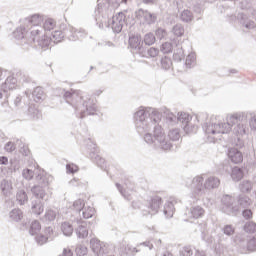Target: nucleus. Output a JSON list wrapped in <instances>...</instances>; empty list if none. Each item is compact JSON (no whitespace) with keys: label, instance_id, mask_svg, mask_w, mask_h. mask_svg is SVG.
I'll return each mask as SVG.
<instances>
[{"label":"nucleus","instance_id":"1","mask_svg":"<svg viewBox=\"0 0 256 256\" xmlns=\"http://www.w3.org/2000/svg\"><path fill=\"white\" fill-rule=\"evenodd\" d=\"M134 123L137 133L144 135V141L148 145H154L163 151H170L173 144L167 136L161 123V113L157 109L141 106L134 113Z\"/></svg>","mask_w":256,"mask_h":256},{"label":"nucleus","instance_id":"2","mask_svg":"<svg viewBox=\"0 0 256 256\" xmlns=\"http://www.w3.org/2000/svg\"><path fill=\"white\" fill-rule=\"evenodd\" d=\"M249 118V113L238 112L227 117V122H219L216 117H212L209 122L203 125V129L208 135V141L210 143H215L217 141V135H225L231 132V129L238 137H244V135H249V126L247 125V119Z\"/></svg>","mask_w":256,"mask_h":256},{"label":"nucleus","instance_id":"3","mask_svg":"<svg viewBox=\"0 0 256 256\" xmlns=\"http://www.w3.org/2000/svg\"><path fill=\"white\" fill-rule=\"evenodd\" d=\"M43 16L34 14L26 18L18 28L13 32L15 39L27 43L28 45H37V40L43 35Z\"/></svg>","mask_w":256,"mask_h":256},{"label":"nucleus","instance_id":"4","mask_svg":"<svg viewBox=\"0 0 256 256\" xmlns=\"http://www.w3.org/2000/svg\"><path fill=\"white\" fill-rule=\"evenodd\" d=\"M64 99L68 105L75 109L76 117L84 119L87 115H95L97 104L90 95H83L80 90H71L64 93Z\"/></svg>","mask_w":256,"mask_h":256},{"label":"nucleus","instance_id":"5","mask_svg":"<svg viewBox=\"0 0 256 256\" xmlns=\"http://www.w3.org/2000/svg\"><path fill=\"white\" fill-rule=\"evenodd\" d=\"M96 22L100 29H103V27H111L114 33H121V31H123V25H125V13L119 12L108 22L105 16L101 17L96 14Z\"/></svg>","mask_w":256,"mask_h":256},{"label":"nucleus","instance_id":"6","mask_svg":"<svg viewBox=\"0 0 256 256\" xmlns=\"http://www.w3.org/2000/svg\"><path fill=\"white\" fill-rule=\"evenodd\" d=\"M22 176L24 179H26V181H31V179L34 177L36 183L38 185H43L44 187H47L53 183V176L39 169L31 170L26 168L22 171Z\"/></svg>","mask_w":256,"mask_h":256},{"label":"nucleus","instance_id":"7","mask_svg":"<svg viewBox=\"0 0 256 256\" xmlns=\"http://www.w3.org/2000/svg\"><path fill=\"white\" fill-rule=\"evenodd\" d=\"M165 115L166 123H168V125H175L176 123H181L182 129H184L186 133H189V123L191 121V116L188 113L179 112L176 116L175 114H173V112L166 110Z\"/></svg>","mask_w":256,"mask_h":256},{"label":"nucleus","instance_id":"8","mask_svg":"<svg viewBox=\"0 0 256 256\" xmlns=\"http://www.w3.org/2000/svg\"><path fill=\"white\" fill-rule=\"evenodd\" d=\"M205 178L203 176L198 175L195 176L192 180H186V187H190L192 190V195L195 199H199V197H203L207 193V188L205 187Z\"/></svg>","mask_w":256,"mask_h":256},{"label":"nucleus","instance_id":"9","mask_svg":"<svg viewBox=\"0 0 256 256\" xmlns=\"http://www.w3.org/2000/svg\"><path fill=\"white\" fill-rule=\"evenodd\" d=\"M67 30L61 31V30H55L51 33V37H47V35H42L40 39L36 40L35 47H40L41 49H47L49 45H51V42L53 43H61L63 41L64 37H67Z\"/></svg>","mask_w":256,"mask_h":256},{"label":"nucleus","instance_id":"10","mask_svg":"<svg viewBox=\"0 0 256 256\" xmlns=\"http://www.w3.org/2000/svg\"><path fill=\"white\" fill-rule=\"evenodd\" d=\"M236 249L238 253H241L242 255H247V253L256 251V238L246 236L239 237L236 240Z\"/></svg>","mask_w":256,"mask_h":256},{"label":"nucleus","instance_id":"11","mask_svg":"<svg viewBox=\"0 0 256 256\" xmlns=\"http://www.w3.org/2000/svg\"><path fill=\"white\" fill-rule=\"evenodd\" d=\"M222 203V211L226 213V215H235V213L239 212V205L235 203V198L229 194H225L221 199Z\"/></svg>","mask_w":256,"mask_h":256},{"label":"nucleus","instance_id":"12","mask_svg":"<svg viewBox=\"0 0 256 256\" xmlns=\"http://www.w3.org/2000/svg\"><path fill=\"white\" fill-rule=\"evenodd\" d=\"M162 205H163V199L159 196H154L147 203V206L142 209V215L144 217H147V215H157Z\"/></svg>","mask_w":256,"mask_h":256},{"label":"nucleus","instance_id":"13","mask_svg":"<svg viewBox=\"0 0 256 256\" xmlns=\"http://www.w3.org/2000/svg\"><path fill=\"white\" fill-rule=\"evenodd\" d=\"M136 19H143L147 25H155L157 23V13H151L148 10L138 9L135 12Z\"/></svg>","mask_w":256,"mask_h":256},{"label":"nucleus","instance_id":"14","mask_svg":"<svg viewBox=\"0 0 256 256\" xmlns=\"http://www.w3.org/2000/svg\"><path fill=\"white\" fill-rule=\"evenodd\" d=\"M129 46L131 49H133L134 53H137L138 55L141 54V51H143L144 47L143 42L141 41V36L139 35H133L129 38Z\"/></svg>","mask_w":256,"mask_h":256},{"label":"nucleus","instance_id":"15","mask_svg":"<svg viewBox=\"0 0 256 256\" xmlns=\"http://www.w3.org/2000/svg\"><path fill=\"white\" fill-rule=\"evenodd\" d=\"M228 159L231 160L235 165L243 163V153L237 148H229L227 152Z\"/></svg>","mask_w":256,"mask_h":256},{"label":"nucleus","instance_id":"16","mask_svg":"<svg viewBox=\"0 0 256 256\" xmlns=\"http://www.w3.org/2000/svg\"><path fill=\"white\" fill-rule=\"evenodd\" d=\"M76 223L78 224V227L76 228V235L78 239H85L89 236V229L87 228V222L76 219Z\"/></svg>","mask_w":256,"mask_h":256},{"label":"nucleus","instance_id":"17","mask_svg":"<svg viewBox=\"0 0 256 256\" xmlns=\"http://www.w3.org/2000/svg\"><path fill=\"white\" fill-rule=\"evenodd\" d=\"M175 205H177V199L175 198H171L165 203L163 213L167 219L173 217V214L175 213Z\"/></svg>","mask_w":256,"mask_h":256},{"label":"nucleus","instance_id":"18","mask_svg":"<svg viewBox=\"0 0 256 256\" xmlns=\"http://www.w3.org/2000/svg\"><path fill=\"white\" fill-rule=\"evenodd\" d=\"M0 189L5 197L11 196L13 193V181L9 178H5L0 182Z\"/></svg>","mask_w":256,"mask_h":256},{"label":"nucleus","instance_id":"19","mask_svg":"<svg viewBox=\"0 0 256 256\" xmlns=\"http://www.w3.org/2000/svg\"><path fill=\"white\" fill-rule=\"evenodd\" d=\"M43 185L38 184L31 188V193L34 195L35 199H39L40 201H46L47 200V193L45 192V189H43Z\"/></svg>","mask_w":256,"mask_h":256},{"label":"nucleus","instance_id":"20","mask_svg":"<svg viewBox=\"0 0 256 256\" xmlns=\"http://www.w3.org/2000/svg\"><path fill=\"white\" fill-rule=\"evenodd\" d=\"M116 187L126 201H131V199H133V187L126 184V188L123 189V186H121L119 183H116Z\"/></svg>","mask_w":256,"mask_h":256},{"label":"nucleus","instance_id":"21","mask_svg":"<svg viewBox=\"0 0 256 256\" xmlns=\"http://www.w3.org/2000/svg\"><path fill=\"white\" fill-rule=\"evenodd\" d=\"M31 211L34 215H41L45 211V202L43 200H32Z\"/></svg>","mask_w":256,"mask_h":256},{"label":"nucleus","instance_id":"22","mask_svg":"<svg viewBox=\"0 0 256 256\" xmlns=\"http://www.w3.org/2000/svg\"><path fill=\"white\" fill-rule=\"evenodd\" d=\"M25 95H26V97H28V98L31 97V95H32L34 101H35L36 103H39V101H43V95H44V93H43V88H41V87H36V88L33 90V92H31V90H26V91H25Z\"/></svg>","mask_w":256,"mask_h":256},{"label":"nucleus","instance_id":"23","mask_svg":"<svg viewBox=\"0 0 256 256\" xmlns=\"http://www.w3.org/2000/svg\"><path fill=\"white\" fill-rule=\"evenodd\" d=\"M17 87V78L14 76H8L5 82L2 84V90L4 93L8 91H13Z\"/></svg>","mask_w":256,"mask_h":256},{"label":"nucleus","instance_id":"24","mask_svg":"<svg viewBox=\"0 0 256 256\" xmlns=\"http://www.w3.org/2000/svg\"><path fill=\"white\" fill-rule=\"evenodd\" d=\"M205 215V209L201 206H192L188 211L190 219H201Z\"/></svg>","mask_w":256,"mask_h":256},{"label":"nucleus","instance_id":"25","mask_svg":"<svg viewBox=\"0 0 256 256\" xmlns=\"http://www.w3.org/2000/svg\"><path fill=\"white\" fill-rule=\"evenodd\" d=\"M119 253L121 256H134L139 253V249L127 244L120 246Z\"/></svg>","mask_w":256,"mask_h":256},{"label":"nucleus","instance_id":"26","mask_svg":"<svg viewBox=\"0 0 256 256\" xmlns=\"http://www.w3.org/2000/svg\"><path fill=\"white\" fill-rule=\"evenodd\" d=\"M221 185V180L215 176H210L205 180L206 191H211V189H217Z\"/></svg>","mask_w":256,"mask_h":256},{"label":"nucleus","instance_id":"27","mask_svg":"<svg viewBox=\"0 0 256 256\" xmlns=\"http://www.w3.org/2000/svg\"><path fill=\"white\" fill-rule=\"evenodd\" d=\"M237 19L240 20L241 25H243V27H245V29H255V27H256L255 22L252 20H249L247 15H245L243 13H239L237 15Z\"/></svg>","mask_w":256,"mask_h":256},{"label":"nucleus","instance_id":"28","mask_svg":"<svg viewBox=\"0 0 256 256\" xmlns=\"http://www.w3.org/2000/svg\"><path fill=\"white\" fill-rule=\"evenodd\" d=\"M157 55H159V49L155 47L147 48L144 46V49H142V51L140 52V57L155 58L157 57Z\"/></svg>","mask_w":256,"mask_h":256},{"label":"nucleus","instance_id":"29","mask_svg":"<svg viewBox=\"0 0 256 256\" xmlns=\"http://www.w3.org/2000/svg\"><path fill=\"white\" fill-rule=\"evenodd\" d=\"M238 207H242V209H247V207L251 206V198L245 194H240L237 197Z\"/></svg>","mask_w":256,"mask_h":256},{"label":"nucleus","instance_id":"30","mask_svg":"<svg viewBox=\"0 0 256 256\" xmlns=\"http://www.w3.org/2000/svg\"><path fill=\"white\" fill-rule=\"evenodd\" d=\"M57 27V22L53 18H47L43 22L42 32L43 31H53ZM42 35H45L42 33Z\"/></svg>","mask_w":256,"mask_h":256},{"label":"nucleus","instance_id":"31","mask_svg":"<svg viewBox=\"0 0 256 256\" xmlns=\"http://www.w3.org/2000/svg\"><path fill=\"white\" fill-rule=\"evenodd\" d=\"M252 189H253V182L249 180H243L239 184V190L241 191V193H251Z\"/></svg>","mask_w":256,"mask_h":256},{"label":"nucleus","instance_id":"32","mask_svg":"<svg viewBox=\"0 0 256 256\" xmlns=\"http://www.w3.org/2000/svg\"><path fill=\"white\" fill-rule=\"evenodd\" d=\"M9 217L11 221H15L17 223L23 219V211H21V209L15 208L10 211Z\"/></svg>","mask_w":256,"mask_h":256},{"label":"nucleus","instance_id":"33","mask_svg":"<svg viewBox=\"0 0 256 256\" xmlns=\"http://www.w3.org/2000/svg\"><path fill=\"white\" fill-rule=\"evenodd\" d=\"M243 177V169H241L239 166H235L234 168H232V171H231V178L234 180V181H241Z\"/></svg>","mask_w":256,"mask_h":256},{"label":"nucleus","instance_id":"34","mask_svg":"<svg viewBox=\"0 0 256 256\" xmlns=\"http://www.w3.org/2000/svg\"><path fill=\"white\" fill-rule=\"evenodd\" d=\"M16 200L19 203V205H25V203L29 201L27 192H25V190H19L16 194Z\"/></svg>","mask_w":256,"mask_h":256},{"label":"nucleus","instance_id":"35","mask_svg":"<svg viewBox=\"0 0 256 256\" xmlns=\"http://www.w3.org/2000/svg\"><path fill=\"white\" fill-rule=\"evenodd\" d=\"M80 213H82L83 219H91V217L95 215V208L91 206H86L82 209Z\"/></svg>","mask_w":256,"mask_h":256},{"label":"nucleus","instance_id":"36","mask_svg":"<svg viewBox=\"0 0 256 256\" xmlns=\"http://www.w3.org/2000/svg\"><path fill=\"white\" fill-rule=\"evenodd\" d=\"M61 229H62V233L66 237H71V235H73V225H71V223L69 222L62 223Z\"/></svg>","mask_w":256,"mask_h":256},{"label":"nucleus","instance_id":"37","mask_svg":"<svg viewBox=\"0 0 256 256\" xmlns=\"http://www.w3.org/2000/svg\"><path fill=\"white\" fill-rule=\"evenodd\" d=\"M174 61H183L185 59V51H183V46H177V49L173 54Z\"/></svg>","mask_w":256,"mask_h":256},{"label":"nucleus","instance_id":"38","mask_svg":"<svg viewBox=\"0 0 256 256\" xmlns=\"http://www.w3.org/2000/svg\"><path fill=\"white\" fill-rule=\"evenodd\" d=\"M57 215H59V211L48 209L45 212L44 219L45 221H55V219H57Z\"/></svg>","mask_w":256,"mask_h":256},{"label":"nucleus","instance_id":"39","mask_svg":"<svg viewBox=\"0 0 256 256\" xmlns=\"http://www.w3.org/2000/svg\"><path fill=\"white\" fill-rule=\"evenodd\" d=\"M180 19L184 23H191V21H193V12L190 10L182 11V13L180 15Z\"/></svg>","mask_w":256,"mask_h":256},{"label":"nucleus","instance_id":"40","mask_svg":"<svg viewBox=\"0 0 256 256\" xmlns=\"http://www.w3.org/2000/svg\"><path fill=\"white\" fill-rule=\"evenodd\" d=\"M39 231H41V224L39 223V221H32L29 230L30 235H37Z\"/></svg>","mask_w":256,"mask_h":256},{"label":"nucleus","instance_id":"41","mask_svg":"<svg viewBox=\"0 0 256 256\" xmlns=\"http://www.w3.org/2000/svg\"><path fill=\"white\" fill-rule=\"evenodd\" d=\"M172 33L175 37H183L185 35V28L181 24H176L172 28Z\"/></svg>","mask_w":256,"mask_h":256},{"label":"nucleus","instance_id":"42","mask_svg":"<svg viewBox=\"0 0 256 256\" xmlns=\"http://www.w3.org/2000/svg\"><path fill=\"white\" fill-rule=\"evenodd\" d=\"M77 29L75 28H69V30H66V37L69 39V41H78L79 35H77Z\"/></svg>","mask_w":256,"mask_h":256},{"label":"nucleus","instance_id":"43","mask_svg":"<svg viewBox=\"0 0 256 256\" xmlns=\"http://www.w3.org/2000/svg\"><path fill=\"white\" fill-rule=\"evenodd\" d=\"M168 137L170 141H179V139H181V133L179 132V129L174 128L168 132Z\"/></svg>","mask_w":256,"mask_h":256},{"label":"nucleus","instance_id":"44","mask_svg":"<svg viewBox=\"0 0 256 256\" xmlns=\"http://www.w3.org/2000/svg\"><path fill=\"white\" fill-rule=\"evenodd\" d=\"M155 41H157V39L155 38V34L149 32L144 35L143 42L145 43V45H148V46L154 45Z\"/></svg>","mask_w":256,"mask_h":256},{"label":"nucleus","instance_id":"45","mask_svg":"<svg viewBox=\"0 0 256 256\" xmlns=\"http://www.w3.org/2000/svg\"><path fill=\"white\" fill-rule=\"evenodd\" d=\"M85 207L86 205L83 199H78L73 203V209L76 213H81Z\"/></svg>","mask_w":256,"mask_h":256},{"label":"nucleus","instance_id":"46","mask_svg":"<svg viewBox=\"0 0 256 256\" xmlns=\"http://www.w3.org/2000/svg\"><path fill=\"white\" fill-rule=\"evenodd\" d=\"M185 65L188 69H191V67L195 66V53L192 52L187 55Z\"/></svg>","mask_w":256,"mask_h":256},{"label":"nucleus","instance_id":"47","mask_svg":"<svg viewBox=\"0 0 256 256\" xmlns=\"http://www.w3.org/2000/svg\"><path fill=\"white\" fill-rule=\"evenodd\" d=\"M173 62L171 61V58L165 56L164 58L161 59V67L165 71H168L170 67H172Z\"/></svg>","mask_w":256,"mask_h":256},{"label":"nucleus","instance_id":"48","mask_svg":"<svg viewBox=\"0 0 256 256\" xmlns=\"http://www.w3.org/2000/svg\"><path fill=\"white\" fill-rule=\"evenodd\" d=\"M28 113L31 115L32 119H39L41 117V112L35 106H29Z\"/></svg>","mask_w":256,"mask_h":256},{"label":"nucleus","instance_id":"49","mask_svg":"<svg viewBox=\"0 0 256 256\" xmlns=\"http://www.w3.org/2000/svg\"><path fill=\"white\" fill-rule=\"evenodd\" d=\"M94 161L96 162V165L100 167V169H103L104 171L107 169V162H105L101 156L96 155L94 157Z\"/></svg>","mask_w":256,"mask_h":256},{"label":"nucleus","instance_id":"50","mask_svg":"<svg viewBox=\"0 0 256 256\" xmlns=\"http://www.w3.org/2000/svg\"><path fill=\"white\" fill-rule=\"evenodd\" d=\"M249 115V126L252 131H256V112L248 113Z\"/></svg>","mask_w":256,"mask_h":256},{"label":"nucleus","instance_id":"51","mask_svg":"<svg viewBox=\"0 0 256 256\" xmlns=\"http://www.w3.org/2000/svg\"><path fill=\"white\" fill-rule=\"evenodd\" d=\"M161 51L164 54L173 52V44L171 42H165L161 46Z\"/></svg>","mask_w":256,"mask_h":256},{"label":"nucleus","instance_id":"52","mask_svg":"<svg viewBox=\"0 0 256 256\" xmlns=\"http://www.w3.org/2000/svg\"><path fill=\"white\" fill-rule=\"evenodd\" d=\"M244 231L246 233H255V231H256V223L255 222H247L244 225Z\"/></svg>","mask_w":256,"mask_h":256},{"label":"nucleus","instance_id":"53","mask_svg":"<svg viewBox=\"0 0 256 256\" xmlns=\"http://www.w3.org/2000/svg\"><path fill=\"white\" fill-rule=\"evenodd\" d=\"M75 253L77 256H85L87 254V248L83 244H78Z\"/></svg>","mask_w":256,"mask_h":256},{"label":"nucleus","instance_id":"54","mask_svg":"<svg viewBox=\"0 0 256 256\" xmlns=\"http://www.w3.org/2000/svg\"><path fill=\"white\" fill-rule=\"evenodd\" d=\"M222 232L224 233V235L231 237V235L235 233V228H233L232 225H226L222 228Z\"/></svg>","mask_w":256,"mask_h":256},{"label":"nucleus","instance_id":"55","mask_svg":"<svg viewBox=\"0 0 256 256\" xmlns=\"http://www.w3.org/2000/svg\"><path fill=\"white\" fill-rule=\"evenodd\" d=\"M180 255L182 256H192L193 255V248L191 246H185L180 251Z\"/></svg>","mask_w":256,"mask_h":256},{"label":"nucleus","instance_id":"56","mask_svg":"<svg viewBox=\"0 0 256 256\" xmlns=\"http://www.w3.org/2000/svg\"><path fill=\"white\" fill-rule=\"evenodd\" d=\"M66 171L67 173H77L79 171V166L75 165V164H71V163H68L66 165Z\"/></svg>","mask_w":256,"mask_h":256},{"label":"nucleus","instance_id":"57","mask_svg":"<svg viewBox=\"0 0 256 256\" xmlns=\"http://www.w3.org/2000/svg\"><path fill=\"white\" fill-rule=\"evenodd\" d=\"M4 149L7 153H13L17 149V146L13 142H8L5 144Z\"/></svg>","mask_w":256,"mask_h":256},{"label":"nucleus","instance_id":"58","mask_svg":"<svg viewBox=\"0 0 256 256\" xmlns=\"http://www.w3.org/2000/svg\"><path fill=\"white\" fill-rule=\"evenodd\" d=\"M155 35L158 39H163L167 35V31L163 28H158L155 32Z\"/></svg>","mask_w":256,"mask_h":256},{"label":"nucleus","instance_id":"59","mask_svg":"<svg viewBox=\"0 0 256 256\" xmlns=\"http://www.w3.org/2000/svg\"><path fill=\"white\" fill-rule=\"evenodd\" d=\"M48 240H49V236H43V235L36 236V241L38 245H44V243Z\"/></svg>","mask_w":256,"mask_h":256},{"label":"nucleus","instance_id":"60","mask_svg":"<svg viewBox=\"0 0 256 256\" xmlns=\"http://www.w3.org/2000/svg\"><path fill=\"white\" fill-rule=\"evenodd\" d=\"M90 144H88V149H90L91 153L90 156L93 157V155H95V151H96V144L93 143V141H91V139L88 140Z\"/></svg>","mask_w":256,"mask_h":256},{"label":"nucleus","instance_id":"61","mask_svg":"<svg viewBox=\"0 0 256 256\" xmlns=\"http://www.w3.org/2000/svg\"><path fill=\"white\" fill-rule=\"evenodd\" d=\"M242 215L244 219H251L253 217V212L251 211V209H245L243 210Z\"/></svg>","mask_w":256,"mask_h":256},{"label":"nucleus","instance_id":"62","mask_svg":"<svg viewBox=\"0 0 256 256\" xmlns=\"http://www.w3.org/2000/svg\"><path fill=\"white\" fill-rule=\"evenodd\" d=\"M103 1H105V3H107V5H108V11H109L110 13H113L115 7H117V4L114 5V4H113V0H103Z\"/></svg>","mask_w":256,"mask_h":256},{"label":"nucleus","instance_id":"63","mask_svg":"<svg viewBox=\"0 0 256 256\" xmlns=\"http://www.w3.org/2000/svg\"><path fill=\"white\" fill-rule=\"evenodd\" d=\"M21 77H20V81L22 83H31L32 80H31V77H29V75H26V74H20Z\"/></svg>","mask_w":256,"mask_h":256},{"label":"nucleus","instance_id":"64","mask_svg":"<svg viewBox=\"0 0 256 256\" xmlns=\"http://www.w3.org/2000/svg\"><path fill=\"white\" fill-rule=\"evenodd\" d=\"M0 165H9V158L7 156H0Z\"/></svg>","mask_w":256,"mask_h":256}]
</instances>
